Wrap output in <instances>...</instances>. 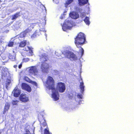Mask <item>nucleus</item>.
<instances>
[{
	"label": "nucleus",
	"mask_w": 134,
	"mask_h": 134,
	"mask_svg": "<svg viewBox=\"0 0 134 134\" xmlns=\"http://www.w3.org/2000/svg\"><path fill=\"white\" fill-rule=\"evenodd\" d=\"M46 83L48 85V89L52 91V98L55 101L58 100L59 99V95L58 92L56 90L54 87V81L52 77L48 76L46 81Z\"/></svg>",
	"instance_id": "f257e3e1"
},
{
	"label": "nucleus",
	"mask_w": 134,
	"mask_h": 134,
	"mask_svg": "<svg viewBox=\"0 0 134 134\" xmlns=\"http://www.w3.org/2000/svg\"><path fill=\"white\" fill-rule=\"evenodd\" d=\"M74 40V43L76 47L78 48H81L79 51L81 53V56L82 57L84 53V50L79 45H82L85 43L86 40L85 35L84 33L80 32L75 38Z\"/></svg>",
	"instance_id": "f03ea898"
},
{
	"label": "nucleus",
	"mask_w": 134,
	"mask_h": 134,
	"mask_svg": "<svg viewBox=\"0 0 134 134\" xmlns=\"http://www.w3.org/2000/svg\"><path fill=\"white\" fill-rule=\"evenodd\" d=\"M40 59L42 62L41 66V71L43 72H47L50 68L48 63H46L48 60V55L45 53H43L40 56Z\"/></svg>",
	"instance_id": "7ed1b4c3"
},
{
	"label": "nucleus",
	"mask_w": 134,
	"mask_h": 134,
	"mask_svg": "<svg viewBox=\"0 0 134 134\" xmlns=\"http://www.w3.org/2000/svg\"><path fill=\"white\" fill-rule=\"evenodd\" d=\"M41 126L40 130L41 131L43 130V127H46V128L44 130L43 134H52L49 131V128L48 127L47 124L45 120H44L42 123H41Z\"/></svg>",
	"instance_id": "20e7f679"
},
{
	"label": "nucleus",
	"mask_w": 134,
	"mask_h": 134,
	"mask_svg": "<svg viewBox=\"0 0 134 134\" xmlns=\"http://www.w3.org/2000/svg\"><path fill=\"white\" fill-rule=\"evenodd\" d=\"M56 88L60 93L64 92L66 89L65 86V84L62 82H59L57 83Z\"/></svg>",
	"instance_id": "39448f33"
},
{
	"label": "nucleus",
	"mask_w": 134,
	"mask_h": 134,
	"mask_svg": "<svg viewBox=\"0 0 134 134\" xmlns=\"http://www.w3.org/2000/svg\"><path fill=\"white\" fill-rule=\"evenodd\" d=\"M66 23H64L62 26V28L63 30L64 31H66L68 30H71L72 26L69 20L67 21Z\"/></svg>",
	"instance_id": "423d86ee"
},
{
	"label": "nucleus",
	"mask_w": 134,
	"mask_h": 134,
	"mask_svg": "<svg viewBox=\"0 0 134 134\" xmlns=\"http://www.w3.org/2000/svg\"><path fill=\"white\" fill-rule=\"evenodd\" d=\"M66 57L71 60H75L76 59L77 57L76 55L71 52L68 51L66 52Z\"/></svg>",
	"instance_id": "0eeeda50"
},
{
	"label": "nucleus",
	"mask_w": 134,
	"mask_h": 134,
	"mask_svg": "<svg viewBox=\"0 0 134 134\" xmlns=\"http://www.w3.org/2000/svg\"><path fill=\"white\" fill-rule=\"evenodd\" d=\"M29 72L34 75L38 74V71L37 67L35 66H32L30 67L29 70Z\"/></svg>",
	"instance_id": "6e6552de"
},
{
	"label": "nucleus",
	"mask_w": 134,
	"mask_h": 134,
	"mask_svg": "<svg viewBox=\"0 0 134 134\" xmlns=\"http://www.w3.org/2000/svg\"><path fill=\"white\" fill-rule=\"evenodd\" d=\"M21 87L22 90H25L29 92L31 91V87L25 83H22Z\"/></svg>",
	"instance_id": "1a4fd4ad"
},
{
	"label": "nucleus",
	"mask_w": 134,
	"mask_h": 134,
	"mask_svg": "<svg viewBox=\"0 0 134 134\" xmlns=\"http://www.w3.org/2000/svg\"><path fill=\"white\" fill-rule=\"evenodd\" d=\"M19 100L22 102L26 103L27 102L29 99L28 97L25 94L22 93L19 97Z\"/></svg>",
	"instance_id": "9d476101"
},
{
	"label": "nucleus",
	"mask_w": 134,
	"mask_h": 134,
	"mask_svg": "<svg viewBox=\"0 0 134 134\" xmlns=\"http://www.w3.org/2000/svg\"><path fill=\"white\" fill-rule=\"evenodd\" d=\"M33 48L31 47L27 46L25 47L23 49L25 51L29 52V53L30 55L32 56L33 55V52L32 51Z\"/></svg>",
	"instance_id": "9b49d317"
},
{
	"label": "nucleus",
	"mask_w": 134,
	"mask_h": 134,
	"mask_svg": "<svg viewBox=\"0 0 134 134\" xmlns=\"http://www.w3.org/2000/svg\"><path fill=\"white\" fill-rule=\"evenodd\" d=\"M13 91V96L15 97H18L21 93L20 90L18 88H15Z\"/></svg>",
	"instance_id": "f8f14e48"
},
{
	"label": "nucleus",
	"mask_w": 134,
	"mask_h": 134,
	"mask_svg": "<svg viewBox=\"0 0 134 134\" xmlns=\"http://www.w3.org/2000/svg\"><path fill=\"white\" fill-rule=\"evenodd\" d=\"M70 16L72 18L74 19H76L79 18V14L75 12H72L70 13Z\"/></svg>",
	"instance_id": "ddd939ff"
},
{
	"label": "nucleus",
	"mask_w": 134,
	"mask_h": 134,
	"mask_svg": "<svg viewBox=\"0 0 134 134\" xmlns=\"http://www.w3.org/2000/svg\"><path fill=\"white\" fill-rule=\"evenodd\" d=\"M7 69L3 68L2 71L1 76L2 78L3 79L7 77Z\"/></svg>",
	"instance_id": "4468645a"
},
{
	"label": "nucleus",
	"mask_w": 134,
	"mask_h": 134,
	"mask_svg": "<svg viewBox=\"0 0 134 134\" xmlns=\"http://www.w3.org/2000/svg\"><path fill=\"white\" fill-rule=\"evenodd\" d=\"M79 81V82L81 81L80 85V87L81 90V92H83L84 91L85 86H84V83L82 81V79L80 78Z\"/></svg>",
	"instance_id": "2eb2a0df"
},
{
	"label": "nucleus",
	"mask_w": 134,
	"mask_h": 134,
	"mask_svg": "<svg viewBox=\"0 0 134 134\" xmlns=\"http://www.w3.org/2000/svg\"><path fill=\"white\" fill-rule=\"evenodd\" d=\"M10 107V104L8 103H6L5 105L3 112V113L4 114L9 109Z\"/></svg>",
	"instance_id": "dca6fc26"
},
{
	"label": "nucleus",
	"mask_w": 134,
	"mask_h": 134,
	"mask_svg": "<svg viewBox=\"0 0 134 134\" xmlns=\"http://www.w3.org/2000/svg\"><path fill=\"white\" fill-rule=\"evenodd\" d=\"M20 12H18L15 13L12 16L11 19L12 20H15L16 18L20 16Z\"/></svg>",
	"instance_id": "f3484780"
},
{
	"label": "nucleus",
	"mask_w": 134,
	"mask_h": 134,
	"mask_svg": "<svg viewBox=\"0 0 134 134\" xmlns=\"http://www.w3.org/2000/svg\"><path fill=\"white\" fill-rule=\"evenodd\" d=\"M78 2L79 5H82L87 4L88 2V0H78Z\"/></svg>",
	"instance_id": "a211bd4d"
},
{
	"label": "nucleus",
	"mask_w": 134,
	"mask_h": 134,
	"mask_svg": "<svg viewBox=\"0 0 134 134\" xmlns=\"http://www.w3.org/2000/svg\"><path fill=\"white\" fill-rule=\"evenodd\" d=\"M26 40H23L20 42L19 43V47L21 48L24 47L26 45Z\"/></svg>",
	"instance_id": "6ab92c4d"
},
{
	"label": "nucleus",
	"mask_w": 134,
	"mask_h": 134,
	"mask_svg": "<svg viewBox=\"0 0 134 134\" xmlns=\"http://www.w3.org/2000/svg\"><path fill=\"white\" fill-rule=\"evenodd\" d=\"M41 34L40 32L39 31H36L32 35V37L33 38H35L39 36Z\"/></svg>",
	"instance_id": "aec40b11"
},
{
	"label": "nucleus",
	"mask_w": 134,
	"mask_h": 134,
	"mask_svg": "<svg viewBox=\"0 0 134 134\" xmlns=\"http://www.w3.org/2000/svg\"><path fill=\"white\" fill-rule=\"evenodd\" d=\"M84 21L86 25H89L90 24V22L89 21V18L88 17H86L84 20Z\"/></svg>",
	"instance_id": "412c9836"
},
{
	"label": "nucleus",
	"mask_w": 134,
	"mask_h": 134,
	"mask_svg": "<svg viewBox=\"0 0 134 134\" xmlns=\"http://www.w3.org/2000/svg\"><path fill=\"white\" fill-rule=\"evenodd\" d=\"M8 57L9 59L13 60L15 58V56L14 54L11 53H9V54Z\"/></svg>",
	"instance_id": "4be33fe9"
},
{
	"label": "nucleus",
	"mask_w": 134,
	"mask_h": 134,
	"mask_svg": "<svg viewBox=\"0 0 134 134\" xmlns=\"http://www.w3.org/2000/svg\"><path fill=\"white\" fill-rule=\"evenodd\" d=\"M40 24L41 25L44 26L46 24V21L45 19H41L40 22Z\"/></svg>",
	"instance_id": "5701e85b"
},
{
	"label": "nucleus",
	"mask_w": 134,
	"mask_h": 134,
	"mask_svg": "<svg viewBox=\"0 0 134 134\" xmlns=\"http://www.w3.org/2000/svg\"><path fill=\"white\" fill-rule=\"evenodd\" d=\"M7 80L8 81H7L5 83V87L6 88H7L8 86L11 83V81L10 80L8 79Z\"/></svg>",
	"instance_id": "b1692460"
},
{
	"label": "nucleus",
	"mask_w": 134,
	"mask_h": 134,
	"mask_svg": "<svg viewBox=\"0 0 134 134\" xmlns=\"http://www.w3.org/2000/svg\"><path fill=\"white\" fill-rule=\"evenodd\" d=\"M24 79L25 81L29 83H30L32 81V80L27 76H25L24 78Z\"/></svg>",
	"instance_id": "393cba45"
},
{
	"label": "nucleus",
	"mask_w": 134,
	"mask_h": 134,
	"mask_svg": "<svg viewBox=\"0 0 134 134\" xmlns=\"http://www.w3.org/2000/svg\"><path fill=\"white\" fill-rule=\"evenodd\" d=\"M19 102V101L16 100L12 101V103L13 105H16L17 103Z\"/></svg>",
	"instance_id": "a878e982"
},
{
	"label": "nucleus",
	"mask_w": 134,
	"mask_h": 134,
	"mask_svg": "<svg viewBox=\"0 0 134 134\" xmlns=\"http://www.w3.org/2000/svg\"><path fill=\"white\" fill-rule=\"evenodd\" d=\"M14 42L12 41L9 42L8 44V46L9 47H12L14 45Z\"/></svg>",
	"instance_id": "bb28decb"
},
{
	"label": "nucleus",
	"mask_w": 134,
	"mask_h": 134,
	"mask_svg": "<svg viewBox=\"0 0 134 134\" xmlns=\"http://www.w3.org/2000/svg\"><path fill=\"white\" fill-rule=\"evenodd\" d=\"M31 30L29 29V28H27L24 31V32L25 34H26L27 33H28L30 32L31 31Z\"/></svg>",
	"instance_id": "cd10ccee"
},
{
	"label": "nucleus",
	"mask_w": 134,
	"mask_h": 134,
	"mask_svg": "<svg viewBox=\"0 0 134 134\" xmlns=\"http://www.w3.org/2000/svg\"><path fill=\"white\" fill-rule=\"evenodd\" d=\"M74 0H67L66 2V3L67 5H69Z\"/></svg>",
	"instance_id": "c85d7f7f"
},
{
	"label": "nucleus",
	"mask_w": 134,
	"mask_h": 134,
	"mask_svg": "<svg viewBox=\"0 0 134 134\" xmlns=\"http://www.w3.org/2000/svg\"><path fill=\"white\" fill-rule=\"evenodd\" d=\"M30 83H32L36 86H37V83L35 81H33L32 80L31 82H30Z\"/></svg>",
	"instance_id": "c756f323"
},
{
	"label": "nucleus",
	"mask_w": 134,
	"mask_h": 134,
	"mask_svg": "<svg viewBox=\"0 0 134 134\" xmlns=\"http://www.w3.org/2000/svg\"><path fill=\"white\" fill-rule=\"evenodd\" d=\"M26 133H25V134H30V131L28 130H26Z\"/></svg>",
	"instance_id": "7c9ffc66"
},
{
	"label": "nucleus",
	"mask_w": 134,
	"mask_h": 134,
	"mask_svg": "<svg viewBox=\"0 0 134 134\" xmlns=\"http://www.w3.org/2000/svg\"><path fill=\"white\" fill-rule=\"evenodd\" d=\"M78 98L81 99L82 98V96L81 95H79L77 96Z\"/></svg>",
	"instance_id": "2f4dec72"
},
{
	"label": "nucleus",
	"mask_w": 134,
	"mask_h": 134,
	"mask_svg": "<svg viewBox=\"0 0 134 134\" xmlns=\"http://www.w3.org/2000/svg\"><path fill=\"white\" fill-rule=\"evenodd\" d=\"M22 66V64L21 63L18 66V68L19 69H21Z\"/></svg>",
	"instance_id": "473e14b6"
},
{
	"label": "nucleus",
	"mask_w": 134,
	"mask_h": 134,
	"mask_svg": "<svg viewBox=\"0 0 134 134\" xmlns=\"http://www.w3.org/2000/svg\"><path fill=\"white\" fill-rule=\"evenodd\" d=\"M17 65H15L14 66V67L15 68H16L17 67Z\"/></svg>",
	"instance_id": "72a5a7b5"
},
{
	"label": "nucleus",
	"mask_w": 134,
	"mask_h": 134,
	"mask_svg": "<svg viewBox=\"0 0 134 134\" xmlns=\"http://www.w3.org/2000/svg\"><path fill=\"white\" fill-rule=\"evenodd\" d=\"M1 2V0H0V3Z\"/></svg>",
	"instance_id": "f704fd0d"
},
{
	"label": "nucleus",
	"mask_w": 134,
	"mask_h": 134,
	"mask_svg": "<svg viewBox=\"0 0 134 134\" xmlns=\"http://www.w3.org/2000/svg\"><path fill=\"white\" fill-rule=\"evenodd\" d=\"M0 41H1V40H0Z\"/></svg>",
	"instance_id": "c9c22d12"
}]
</instances>
